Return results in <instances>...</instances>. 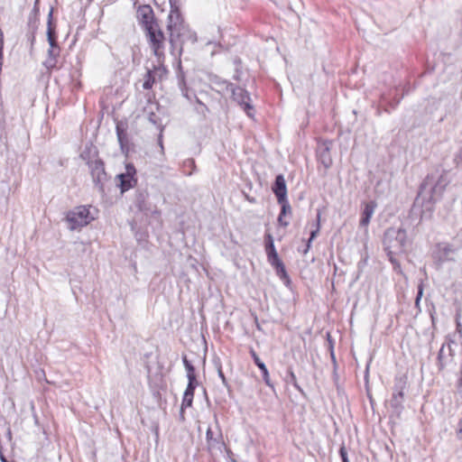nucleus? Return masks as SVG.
<instances>
[{
  "label": "nucleus",
  "mask_w": 462,
  "mask_h": 462,
  "mask_svg": "<svg viewBox=\"0 0 462 462\" xmlns=\"http://www.w3.org/2000/svg\"><path fill=\"white\" fill-rule=\"evenodd\" d=\"M448 182V174L441 171H435L429 174L420 186L415 199V207H420L423 215L431 212L435 203L441 198Z\"/></svg>",
  "instance_id": "obj_1"
},
{
  "label": "nucleus",
  "mask_w": 462,
  "mask_h": 462,
  "mask_svg": "<svg viewBox=\"0 0 462 462\" xmlns=\"http://www.w3.org/2000/svg\"><path fill=\"white\" fill-rule=\"evenodd\" d=\"M407 234L402 228L390 227L383 236L384 251L389 256V260H394L395 257L401 256L407 247Z\"/></svg>",
  "instance_id": "obj_2"
},
{
  "label": "nucleus",
  "mask_w": 462,
  "mask_h": 462,
  "mask_svg": "<svg viewBox=\"0 0 462 462\" xmlns=\"http://www.w3.org/2000/svg\"><path fill=\"white\" fill-rule=\"evenodd\" d=\"M96 216L91 211V207L78 206L68 211L66 221L70 230L80 229L90 224Z\"/></svg>",
  "instance_id": "obj_3"
},
{
  "label": "nucleus",
  "mask_w": 462,
  "mask_h": 462,
  "mask_svg": "<svg viewBox=\"0 0 462 462\" xmlns=\"http://www.w3.org/2000/svg\"><path fill=\"white\" fill-rule=\"evenodd\" d=\"M171 9L169 14V23L167 25L168 31L170 32V42L172 46L175 45L177 38H179L185 31V26L180 15V11L176 6L173 5L171 0Z\"/></svg>",
  "instance_id": "obj_4"
},
{
  "label": "nucleus",
  "mask_w": 462,
  "mask_h": 462,
  "mask_svg": "<svg viewBox=\"0 0 462 462\" xmlns=\"http://www.w3.org/2000/svg\"><path fill=\"white\" fill-rule=\"evenodd\" d=\"M207 448L211 455L217 452L221 453L226 445L223 439L221 430L217 421H216V429L208 427L206 433Z\"/></svg>",
  "instance_id": "obj_5"
},
{
  "label": "nucleus",
  "mask_w": 462,
  "mask_h": 462,
  "mask_svg": "<svg viewBox=\"0 0 462 462\" xmlns=\"http://www.w3.org/2000/svg\"><path fill=\"white\" fill-rule=\"evenodd\" d=\"M146 36L154 55L159 59L163 57L165 37L159 26L152 28V30L146 31Z\"/></svg>",
  "instance_id": "obj_6"
},
{
  "label": "nucleus",
  "mask_w": 462,
  "mask_h": 462,
  "mask_svg": "<svg viewBox=\"0 0 462 462\" xmlns=\"http://www.w3.org/2000/svg\"><path fill=\"white\" fill-rule=\"evenodd\" d=\"M228 88H230L234 100L245 111L248 116L253 117L254 107L251 106V98L248 93L242 88H234L232 85H228Z\"/></svg>",
  "instance_id": "obj_7"
},
{
  "label": "nucleus",
  "mask_w": 462,
  "mask_h": 462,
  "mask_svg": "<svg viewBox=\"0 0 462 462\" xmlns=\"http://www.w3.org/2000/svg\"><path fill=\"white\" fill-rule=\"evenodd\" d=\"M135 168L133 164H126L125 172L119 174L117 178L120 180V189L122 192H125L131 188H133L136 183L135 175Z\"/></svg>",
  "instance_id": "obj_8"
},
{
  "label": "nucleus",
  "mask_w": 462,
  "mask_h": 462,
  "mask_svg": "<svg viewBox=\"0 0 462 462\" xmlns=\"http://www.w3.org/2000/svg\"><path fill=\"white\" fill-rule=\"evenodd\" d=\"M137 17L145 31L152 30L158 26L154 21L153 12L149 5H143L137 11Z\"/></svg>",
  "instance_id": "obj_9"
},
{
  "label": "nucleus",
  "mask_w": 462,
  "mask_h": 462,
  "mask_svg": "<svg viewBox=\"0 0 462 462\" xmlns=\"http://www.w3.org/2000/svg\"><path fill=\"white\" fill-rule=\"evenodd\" d=\"M377 204L375 201L372 200L369 202H365L363 204V209L361 213V218L359 221L360 227H364L365 232L367 231V226L370 223V220L374 214Z\"/></svg>",
  "instance_id": "obj_10"
},
{
  "label": "nucleus",
  "mask_w": 462,
  "mask_h": 462,
  "mask_svg": "<svg viewBox=\"0 0 462 462\" xmlns=\"http://www.w3.org/2000/svg\"><path fill=\"white\" fill-rule=\"evenodd\" d=\"M88 167L95 183H102L106 180V174L104 169V164L101 161L95 160L88 162Z\"/></svg>",
  "instance_id": "obj_11"
},
{
  "label": "nucleus",
  "mask_w": 462,
  "mask_h": 462,
  "mask_svg": "<svg viewBox=\"0 0 462 462\" xmlns=\"http://www.w3.org/2000/svg\"><path fill=\"white\" fill-rule=\"evenodd\" d=\"M273 191L277 197V200H284L287 198V188L284 177L280 174L275 179Z\"/></svg>",
  "instance_id": "obj_12"
},
{
  "label": "nucleus",
  "mask_w": 462,
  "mask_h": 462,
  "mask_svg": "<svg viewBox=\"0 0 462 462\" xmlns=\"http://www.w3.org/2000/svg\"><path fill=\"white\" fill-rule=\"evenodd\" d=\"M48 42L50 43V49L48 51V58H55L57 59L60 55V48L58 47L54 36V31L51 27V23L49 22L48 31Z\"/></svg>",
  "instance_id": "obj_13"
},
{
  "label": "nucleus",
  "mask_w": 462,
  "mask_h": 462,
  "mask_svg": "<svg viewBox=\"0 0 462 462\" xmlns=\"http://www.w3.org/2000/svg\"><path fill=\"white\" fill-rule=\"evenodd\" d=\"M404 400L403 387L402 386L399 390L393 393L390 401L391 406L393 408L397 414H400L402 410V402Z\"/></svg>",
  "instance_id": "obj_14"
},
{
  "label": "nucleus",
  "mask_w": 462,
  "mask_h": 462,
  "mask_svg": "<svg viewBox=\"0 0 462 462\" xmlns=\"http://www.w3.org/2000/svg\"><path fill=\"white\" fill-rule=\"evenodd\" d=\"M197 381H189L188 386L183 395L181 408H188L192 405L194 390L197 386Z\"/></svg>",
  "instance_id": "obj_15"
},
{
  "label": "nucleus",
  "mask_w": 462,
  "mask_h": 462,
  "mask_svg": "<svg viewBox=\"0 0 462 462\" xmlns=\"http://www.w3.org/2000/svg\"><path fill=\"white\" fill-rule=\"evenodd\" d=\"M452 252L453 248L448 244H438L432 251V255L440 260L442 257H449Z\"/></svg>",
  "instance_id": "obj_16"
},
{
  "label": "nucleus",
  "mask_w": 462,
  "mask_h": 462,
  "mask_svg": "<svg viewBox=\"0 0 462 462\" xmlns=\"http://www.w3.org/2000/svg\"><path fill=\"white\" fill-rule=\"evenodd\" d=\"M251 355H252V357L255 363V365L260 368V370L262 371L263 373V381L265 382V383L268 385V386H272V383H271V380H270V375H269V372L267 370V367L266 365H264V363H263L260 358L258 357V356L256 355V353L254 351V350H251Z\"/></svg>",
  "instance_id": "obj_17"
},
{
  "label": "nucleus",
  "mask_w": 462,
  "mask_h": 462,
  "mask_svg": "<svg viewBox=\"0 0 462 462\" xmlns=\"http://www.w3.org/2000/svg\"><path fill=\"white\" fill-rule=\"evenodd\" d=\"M273 268L276 272V274L281 278L283 283L286 286H289L291 283L289 275L285 270V266L282 262H273Z\"/></svg>",
  "instance_id": "obj_18"
},
{
  "label": "nucleus",
  "mask_w": 462,
  "mask_h": 462,
  "mask_svg": "<svg viewBox=\"0 0 462 462\" xmlns=\"http://www.w3.org/2000/svg\"><path fill=\"white\" fill-rule=\"evenodd\" d=\"M329 149H330V143L326 142L320 147V151H319V157L321 159V162L327 168L329 167L332 163V160L329 156Z\"/></svg>",
  "instance_id": "obj_19"
},
{
  "label": "nucleus",
  "mask_w": 462,
  "mask_h": 462,
  "mask_svg": "<svg viewBox=\"0 0 462 462\" xmlns=\"http://www.w3.org/2000/svg\"><path fill=\"white\" fill-rule=\"evenodd\" d=\"M116 134L122 151L126 152L127 149H125V145L127 143V134L120 124L116 125Z\"/></svg>",
  "instance_id": "obj_20"
},
{
  "label": "nucleus",
  "mask_w": 462,
  "mask_h": 462,
  "mask_svg": "<svg viewBox=\"0 0 462 462\" xmlns=\"http://www.w3.org/2000/svg\"><path fill=\"white\" fill-rule=\"evenodd\" d=\"M183 364L187 370V377L189 381H197L194 366L188 361L187 357H183Z\"/></svg>",
  "instance_id": "obj_21"
},
{
  "label": "nucleus",
  "mask_w": 462,
  "mask_h": 462,
  "mask_svg": "<svg viewBox=\"0 0 462 462\" xmlns=\"http://www.w3.org/2000/svg\"><path fill=\"white\" fill-rule=\"evenodd\" d=\"M278 202L282 206L281 214H282L283 216H286L288 213L291 214V208L287 200V198L284 199V200H278Z\"/></svg>",
  "instance_id": "obj_22"
},
{
  "label": "nucleus",
  "mask_w": 462,
  "mask_h": 462,
  "mask_svg": "<svg viewBox=\"0 0 462 462\" xmlns=\"http://www.w3.org/2000/svg\"><path fill=\"white\" fill-rule=\"evenodd\" d=\"M266 251H267V254H268V257L271 258V257H273L274 260H277V254L276 253L274 252V247H273V240L270 238V243L269 245L266 246Z\"/></svg>",
  "instance_id": "obj_23"
},
{
  "label": "nucleus",
  "mask_w": 462,
  "mask_h": 462,
  "mask_svg": "<svg viewBox=\"0 0 462 462\" xmlns=\"http://www.w3.org/2000/svg\"><path fill=\"white\" fill-rule=\"evenodd\" d=\"M56 65H57V59H55V58H48L47 57L46 60L44 61V66L48 69L56 68Z\"/></svg>",
  "instance_id": "obj_24"
},
{
  "label": "nucleus",
  "mask_w": 462,
  "mask_h": 462,
  "mask_svg": "<svg viewBox=\"0 0 462 462\" xmlns=\"http://www.w3.org/2000/svg\"><path fill=\"white\" fill-rule=\"evenodd\" d=\"M422 295H423V285H422V283H420L418 286V293H417V297L415 300V305L417 307H419L420 300Z\"/></svg>",
  "instance_id": "obj_25"
},
{
  "label": "nucleus",
  "mask_w": 462,
  "mask_h": 462,
  "mask_svg": "<svg viewBox=\"0 0 462 462\" xmlns=\"http://www.w3.org/2000/svg\"><path fill=\"white\" fill-rule=\"evenodd\" d=\"M340 457L342 458V462H349L347 457V452L345 448V447L340 448L339 449Z\"/></svg>",
  "instance_id": "obj_26"
},
{
  "label": "nucleus",
  "mask_w": 462,
  "mask_h": 462,
  "mask_svg": "<svg viewBox=\"0 0 462 462\" xmlns=\"http://www.w3.org/2000/svg\"><path fill=\"white\" fill-rule=\"evenodd\" d=\"M285 217L286 216L280 214V216L278 217V221H279L280 225H282L283 226H287L289 225V221L285 219Z\"/></svg>",
  "instance_id": "obj_27"
},
{
  "label": "nucleus",
  "mask_w": 462,
  "mask_h": 462,
  "mask_svg": "<svg viewBox=\"0 0 462 462\" xmlns=\"http://www.w3.org/2000/svg\"><path fill=\"white\" fill-rule=\"evenodd\" d=\"M319 231V225L318 224L317 228L315 230L311 231L309 242H310L317 236Z\"/></svg>",
  "instance_id": "obj_28"
},
{
  "label": "nucleus",
  "mask_w": 462,
  "mask_h": 462,
  "mask_svg": "<svg viewBox=\"0 0 462 462\" xmlns=\"http://www.w3.org/2000/svg\"><path fill=\"white\" fill-rule=\"evenodd\" d=\"M3 48H4V35L2 31L0 30V54H3Z\"/></svg>",
  "instance_id": "obj_29"
},
{
  "label": "nucleus",
  "mask_w": 462,
  "mask_h": 462,
  "mask_svg": "<svg viewBox=\"0 0 462 462\" xmlns=\"http://www.w3.org/2000/svg\"><path fill=\"white\" fill-rule=\"evenodd\" d=\"M149 120L150 122H152V124L156 125L157 122H158V117L153 114V113H151L150 116H149Z\"/></svg>",
  "instance_id": "obj_30"
},
{
  "label": "nucleus",
  "mask_w": 462,
  "mask_h": 462,
  "mask_svg": "<svg viewBox=\"0 0 462 462\" xmlns=\"http://www.w3.org/2000/svg\"><path fill=\"white\" fill-rule=\"evenodd\" d=\"M143 88H145V89H149V88H152V82H151V80H150L149 79H148L147 80H145V81L143 82Z\"/></svg>",
  "instance_id": "obj_31"
},
{
  "label": "nucleus",
  "mask_w": 462,
  "mask_h": 462,
  "mask_svg": "<svg viewBox=\"0 0 462 462\" xmlns=\"http://www.w3.org/2000/svg\"><path fill=\"white\" fill-rule=\"evenodd\" d=\"M0 459L2 462H7L6 458L5 457V456L0 452Z\"/></svg>",
  "instance_id": "obj_32"
},
{
  "label": "nucleus",
  "mask_w": 462,
  "mask_h": 462,
  "mask_svg": "<svg viewBox=\"0 0 462 462\" xmlns=\"http://www.w3.org/2000/svg\"><path fill=\"white\" fill-rule=\"evenodd\" d=\"M219 376L222 378L223 381H225V376L221 370L218 371Z\"/></svg>",
  "instance_id": "obj_33"
},
{
  "label": "nucleus",
  "mask_w": 462,
  "mask_h": 462,
  "mask_svg": "<svg viewBox=\"0 0 462 462\" xmlns=\"http://www.w3.org/2000/svg\"><path fill=\"white\" fill-rule=\"evenodd\" d=\"M444 350H445V346H443L441 347L440 351H439V356H441V355L443 354Z\"/></svg>",
  "instance_id": "obj_34"
},
{
  "label": "nucleus",
  "mask_w": 462,
  "mask_h": 462,
  "mask_svg": "<svg viewBox=\"0 0 462 462\" xmlns=\"http://www.w3.org/2000/svg\"><path fill=\"white\" fill-rule=\"evenodd\" d=\"M159 143H160L161 147L162 148V143L161 139H160Z\"/></svg>",
  "instance_id": "obj_35"
}]
</instances>
